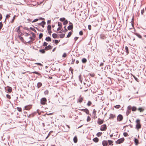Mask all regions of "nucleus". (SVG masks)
Returning a JSON list of instances; mask_svg holds the SVG:
<instances>
[{
  "instance_id": "f257e3e1",
  "label": "nucleus",
  "mask_w": 146,
  "mask_h": 146,
  "mask_svg": "<svg viewBox=\"0 0 146 146\" xmlns=\"http://www.w3.org/2000/svg\"><path fill=\"white\" fill-rule=\"evenodd\" d=\"M137 110V108L136 106L129 105L127 107L126 115L128 116L130 113L131 110L132 111L135 112Z\"/></svg>"
},
{
  "instance_id": "f03ea898",
  "label": "nucleus",
  "mask_w": 146,
  "mask_h": 146,
  "mask_svg": "<svg viewBox=\"0 0 146 146\" xmlns=\"http://www.w3.org/2000/svg\"><path fill=\"white\" fill-rule=\"evenodd\" d=\"M106 47L104 52V54L107 56H111L112 54V50L108 47V46H106Z\"/></svg>"
},
{
  "instance_id": "7ed1b4c3",
  "label": "nucleus",
  "mask_w": 146,
  "mask_h": 146,
  "mask_svg": "<svg viewBox=\"0 0 146 146\" xmlns=\"http://www.w3.org/2000/svg\"><path fill=\"white\" fill-rule=\"evenodd\" d=\"M140 120L139 119H136V123L135 128L137 130L140 129L141 127V124L140 123Z\"/></svg>"
},
{
  "instance_id": "20e7f679",
  "label": "nucleus",
  "mask_w": 146,
  "mask_h": 146,
  "mask_svg": "<svg viewBox=\"0 0 146 146\" xmlns=\"http://www.w3.org/2000/svg\"><path fill=\"white\" fill-rule=\"evenodd\" d=\"M5 90L6 92L7 93H10L12 91V88L11 87L7 86L5 87Z\"/></svg>"
},
{
  "instance_id": "39448f33",
  "label": "nucleus",
  "mask_w": 146,
  "mask_h": 146,
  "mask_svg": "<svg viewBox=\"0 0 146 146\" xmlns=\"http://www.w3.org/2000/svg\"><path fill=\"white\" fill-rule=\"evenodd\" d=\"M124 140V137H122L118 139L115 142L116 144H120L123 143Z\"/></svg>"
},
{
  "instance_id": "423d86ee",
  "label": "nucleus",
  "mask_w": 146,
  "mask_h": 146,
  "mask_svg": "<svg viewBox=\"0 0 146 146\" xmlns=\"http://www.w3.org/2000/svg\"><path fill=\"white\" fill-rule=\"evenodd\" d=\"M46 101L47 100L45 98H42L40 99V104L42 105H45L46 104Z\"/></svg>"
},
{
  "instance_id": "0eeeda50",
  "label": "nucleus",
  "mask_w": 146,
  "mask_h": 146,
  "mask_svg": "<svg viewBox=\"0 0 146 146\" xmlns=\"http://www.w3.org/2000/svg\"><path fill=\"white\" fill-rule=\"evenodd\" d=\"M123 119V115L121 114H119L117 117V121H122Z\"/></svg>"
},
{
  "instance_id": "6e6552de",
  "label": "nucleus",
  "mask_w": 146,
  "mask_h": 146,
  "mask_svg": "<svg viewBox=\"0 0 146 146\" xmlns=\"http://www.w3.org/2000/svg\"><path fill=\"white\" fill-rule=\"evenodd\" d=\"M107 129V125L106 124H104L101 126V128L100 129L101 131H105Z\"/></svg>"
},
{
  "instance_id": "1a4fd4ad",
  "label": "nucleus",
  "mask_w": 146,
  "mask_h": 146,
  "mask_svg": "<svg viewBox=\"0 0 146 146\" xmlns=\"http://www.w3.org/2000/svg\"><path fill=\"white\" fill-rule=\"evenodd\" d=\"M39 111H40L38 109H37L36 110V111L35 112L34 114H33V113L30 114L28 116V117H29L31 116H32V117H33L34 116L35 114L36 113H37L39 115H41V112H39Z\"/></svg>"
},
{
  "instance_id": "9d476101",
  "label": "nucleus",
  "mask_w": 146,
  "mask_h": 146,
  "mask_svg": "<svg viewBox=\"0 0 146 146\" xmlns=\"http://www.w3.org/2000/svg\"><path fill=\"white\" fill-rule=\"evenodd\" d=\"M145 108L144 107H139L137 108L138 111L140 112H142L144 111Z\"/></svg>"
},
{
  "instance_id": "9b49d317",
  "label": "nucleus",
  "mask_w": 146,
  "mask_h": 146,
  "mask_svg": "<svg viewBox=\"0 0 146 146\" xmlns=\"http://www.w3.org/2000/svg\"><path fill=\"white\" fill-rule=\"evenodd\" d=\"M46 24V22L44 21H42L40 23H39L38 24L39 25H40L42 27L44 28V25Z\"/></svg>"
},
{
  "instance_id": "f8f14e48",
  "label": "nucleus",
  "mask_w": 146,
  "mask_h": 146,
  "mask_svg": "<svg viewBox=\"0 0 146 146\" xmlns=\"http://www.w3.org/2000/svg\"><path fill=\"white\" fill-rule=\"evenodd\" d=\"M133 141L136 145H137L139 144V140L136 138H134Z\"/></svg>"
},
{
  "instance_id": "ddd939ff",
  "label": "nucleus",
  "mask_w": 146,
  "mask_h": 146,
  "mask_svg": "<svg viewBox=\"0 0 146 146\" xmlns=\"http://www.w3.org/2000/svg\"><path fill=\"white\" fill-rule=\"evenodd\" d=\"M104 121L103 119L101 120L100 118H99L97 121V123L98 124L100 125L103 123Z\"/></svg>"
},
{
  "instance_id": "4468645a",
  "label": "nucleus",
  "mask_w": 146,
  "mask_h": 146,
  "mask_svg": "<svg viewBox=\"0 0 146 146\" xmlns=\"http://www.w3.org/2000/svg\"><path fill=\"white\" fill-rule=\"evenodd\" d=\"M115 117V115L114 114L110 113V117L109 118V119H113Z\"/></svg>"
},
{
  "instance_id": "2eb2a0df",
  "label": "nucleus",
  "mask_w": 146,
  "mask_h": 146,
  "mask_svg": "<svg viewBox=\"0 0 146 146\" xmlns=\"http://www.w3.org/2000/svg\"><path fill=\"white\" fill-rule=\"evenodd\" d=\"M108 140H103L102 141V145L103 146H106L108 145Z\"/></svg>"
},
{
  "instance_id": "dca6fc26",
  "label": "nucleus",
  "mask_w": 146,
  "mask_h": 146,
  "mask_svg": "<svg viewBox=\"0 0 146 146\" xmlns=\"http://www.w3.org/2000/svg\"><path fill=\"white\" fill-rule=\"evenodd\" d=\"M134 34L136 35L137 37H138L139 38H141L143 40L142 38V36L139 33H134Z\"/></svg>"
},
{
  "instance_id": "f3484780",
  "label": "nucleus",
  "mask_w": 146,
  "mask_h": 146,
  "mask_svg": "<svg viewBox=\"0 0 146 146\" xmlns=\"http://www.w3.org/2000/svg\"><path fill=\"white\" fill-rule=\"evenodd\" d=\"M45 40L47 42H51L52 40L50 36H47L45 38Z\"/></svg>"
},
{
  "instance_id": "a211bd4d",
  "label": "nucleus",
  "mask_w": 146,
  "mask_h": 146,
  "mask_svg": "<svg viewBox=\"0 0 146 146\" xmlns=\"http://www.w3.org/2000/svg\"><path fill=\"white\" fill-rule=\"evenodd\" d=\"M83 100V98L81 97V96H80L79 99L78 100V102L80 103H81Z\"/></svg>"
},
{
  "instance_id": "6ab92c4d",
  "label": "nucleus",
  "mask_w": 146,
  "mask_h": 146,
  "mask_svg": "<svg viewBox=\"0 0 146 146\" xmlns=\"http://www.w3.org/2000/svg\"><path fill=\"white\" fill-rule=\"evenodd\" d=\"M52 37L54 38H58V34L56 33H53L52 34Z\"/></svg>"
},
{
  "instance_id": "aec40b11",
  "label": "nucleus",
  "mask_w": 146,
  "mask_h": 146,
  "mask_svg": "<svg viewBox=\"0 0 146 146\" xmlns=\"http://www.w3.org/2000/svg\"><path fill=\"white\" fill-rule=\"evenodd\" d=\"M113 141L111 140H108V144L110 145H113Z\"/></svg>"
},
{
  "instance_id": "412c9836",
  "label": "nucleus",
  "mask_w": 146,
  "mask_h": 146,
  "mask_svg": "<svg viewBox=\"0 0 146 146\" xmlns=\"http://www.w3.org/2000/svg\"><path fill=\"white\" fill-rule=\"evenodd\" d=\"M73 141L75 143H76L78 141L77 137L76 136H75L73 138Z\"/></svg>"
},
{
  "instance_id": "4be33fe9",
  "label": "nucleus",
  "mask_w": 146,
  "mask_h": 146,
  "mask_svg": "<svg viewBox=\"0 0 146 146\" xmlns=\"http://www.w3.org/2000/svg\"><path fill=\"white\" fill-rule=\"evenodd\" d=\"M93 140L94 142L97 143L99 141V139L97 137H96L93 139Z\"/></svg>"
},
{
  "instance_id": "5701e85b",
  "label": "nucleus",
  "mask_w": 146,
  "mask_h": 146,
  "mask_svg": "<svg viewBox=\"0 0 146 146\" xmlns=\"http://www.w3.org/2000/svg\"><path fill=\"white\" fill-rule=\"evenodd\" d=\"M73 26L72 25H69L67 27V29L68 30H72L73 29Z\"/></svg>"
},
{
  "instance_id": "b1692460",
  "label": "nucleus",
  "mask_w": 146,
  "mask_h": 146,
  "mask_svg": "<svg viewBox=\"0 0 146 146\" xmlns=\"http://www.w3.org/2000/svg\"><path fill=\"white\" fill-rule=\"evenodd\" d=\"M39 52L42 54H44L45 52V51L44 48L41 49H40L39 50Z\"/></svg>"
},
{
  "instance_id": "393cba45",
  "label": "nucleus",
  "mask_w": 146,
  "mask_h": 146,
  "mask_svg": "<svg viewBox=\"0 0 146 146\" xmlns=\"http://www.w3.org/2000/svg\"><path fill=\"white\" fill-rule=\"evenodd\" d=\"M42 83L40 82H38L37 84V87L38 88H39L41 87L42 86Z\"/></svg>"
},
{
  "instance_id": "a878e982",
  "label": "nucleus",
  "mask_w": 146,
  "mask_h": 146,
  "mask_svg": "<svg viewBox=\"0 0 146 146\" xmlns=\"http://www.w3.org/2000/svg\"><path fill=\"white\" fill-rule=\"evenodd\" d=\"M132 76L134 78L135 80L137 82H139V80L135 75L133 74H131Z\"/></svg>"
},
{
  "instance_id": "bb28decb",
  "label": "nucleus",
  "mask_w": 146,
  "mask_h": 146,
  "mask_svg": "<svg viewBox=\"0 0 146 146\" xmlns=\"http://www.w3.org/2000/svg\"><path fill=\"white\" fill-rule=\"evenodd\" d=\"M18 37L19 38L20 40L22 42L23 41H24V39L23 38L20 36V35H18Z\"/></svg>"
},
{
  "instance_id": "cd10ccee",
  "label": "nucleus",
  "mask_w": 146,
  "mask_h": 146,
  "mask_svg": "<svg viewBox=\"0 0 146 146\" xmlns=\"http://www.w3.org/2000/svg\"><path fill=\"white\" fill-rule=\"evenodd\" d=\"M87 59L86 58H83L82 59V62L83 63H85L87 62Z\"/></svg>"
},
{
  "instance_id": "c85d7f7f",
  "label": "nucleus",
  "mask_w": 146,
  "mask_h": 146,
  "mask_svg": "<svg viewBox=\"0 0 146 146\" xmlns=\"http://www.w3.org/2000/svg\"><path fill=\"white\" fill-rule=\"evenodd\" d=\"M60 41V40H58L56 39L53 40V41L54 42V43L56 44H57Z\"/></svg>"
},
{
  "instance_id": "c756f323",
  "label": "nucleus",
  "mask_w": 146,
  "mask_h": 146,
  "mask_svg": "<svg viewBox=\"0 0 146 146\" xmlns=\"http://www.w3.org/2000/svg\"><path fill=\"white\" fill-rule=\"evenodd\" d=\"M63 25H66L68 23V21L66 19V20L63 22Z\"/></svg>"
},
{
  "instance_id": "7c9ffc66",
  "label": "nucleus",
  "mask_w": 146,
  "mask_h": 146,
  "mask_svg": "<svg viewBox=\"0 0 146 146\" xmlns=\"http://www.w3.org/2000/svg\"><path fill=\"white\" fill-rule=\"evenodd\" d=\"M125 51L126 53V55H127L129 53V51H128V47L127 46H125Z\"/></svg>"
},
{
  "instance_id": "2f4dec72",
  "label": "nucleus",
  "mask_w": 146,
  "mask_h": 146,
  "mask_svg": "<svg viewBox=\"0 0 146 146\" xmlns=\"http://www.w3.org/2000/svg\"><path fill=\"white\" fill-rule=\"evenodd\" d=\"M72 34V32L70 31L69 32L67 35L66 38H69L71 35Z\"/></svg>"
},
{
  "instance_id": "473e14b6",
  "label": "nucleus",
  "mask_w": 146,
  "mask_h": 146,
  "mask_svg": "<svg viewBox=\"0 0 146 146\" xmlns=\"http://www.w3.org/2000/svg\"><path fill=\"white\" fill-rule=\"evenodd\" d=\"M100 38L102 39H104L105 38V36L103 34H102L100 35Z\"/></svg>"
},
{
  "instance_id": "72a5a7b5",
  "label": "nucleus",
  "mask_w": 146,
  "mask_h": 146,
  "mask_svg": "<svg viewBox=\"0 0 146 146\" xmlns=\"http://www.w3.org/2000/svg\"><path fill=\"white\" fill-rule=\"evenodd\" d=\"M65 35V34L62 33L60 35V37L61 38H63Z\"/></svg>"
},
{
  "instance_id": "f704fd0d",
  "label": "nucleus",
  "mask_w": 146,
  "mask_h": 146,
  "mask_svg": "<svg viewBox=\"0 0 146 146\" xmlns=\"http://www.w3.org/2000/svg\"><path fill=\"white\" fill-rule=\"evenodd\" d=\"M65 20L66 18L65 17L60 18L59 19V20L62 22H63Z\"/></svg>"
},
{
  "instance_id": "c9c22d12",
  "label": "nucleus",
  "mask_w": 146,
  "mask_h": 146,
  "mask_svg": "<svg viewBox=\"0 0 146 146\" xmlns=\"http://www.w3.org/2000/svg\"><path fill=\"white\" fill-rule=\"evenodd\" d=\"M96 111L95 110V109H94L93 110V114H94V116L95 117L96 115Z\"/></svg>"
},
{
  "instance_id": "e433bc0d",
  "label": "nucleus",
  "mask_w": 146,
  "mask_h": 146,
  "mask_svg": "<svg viewBox=\"0 0 146 146\" xmlns=\"http://www.w3.org/2000/svg\"><path fill=\"white\" fill-rule=\"evenodd\" d=\"M114 107L116 109H118L121 107V106L119 105H117L115 106Z\"/></svg>"
},
{
  "instance_id": "4c0bfd02",
  "label": "nucleus",
  "mask_w": 146,
  "mask_h": 146,
  "mask_svg": "<svg viewBox=\"0 0 146 146\" xmlns=\"http://www.w3.org/2000/svg\"><path fill=\"white\" fill-rule=\"evenodd\" d=\"M51 29V26L50 25H48L47 27V30L48 31L50 30Z\"/></svg>"
},
{
  "instance_id": "58836bf2",
  "label": "nucleus",
  "mask_w": 146,
  "mask_h": 146,
  "mask_svg": "<svg viewBox=\"0 0 146 146\" xmlns=\"http://www.w3.org/2000/svg\"><path fill=\"white\" fill-rule=\"evenodd\" d=\"M102 134V133L101 132H99L98 133L96 134V135L98 137H99Z\"/></svg>"
},
{
  "instance_id": "ea45409f",
  "label": "nucleus",
  "mask_w": 146,
  "mask_h": 146,
  "mask_svg": "<svg viewBox=\"0 0 146 146\" xmlns=\"http://www.w3.org/2000/svg\"><path fill=\"white\" fill-rule=\"evenodd\" d=\"M32 35V36L34 38H35L36 37V35H35V34L33 32H31H31H29Z\"/></svg>"
},
{
  "instance_id": "a19ab883",
  "label": "nucleus",
  "mask_w": 146,
  "mask_h": 146,
  "mask_svg": "<svg viewBox=\"0 0 146 146\" xmlns=\"http://www.w3.org/2000/svg\"><path fill=\"white\" fill-rule=\"evenodd\" d=\"M62 27H58L57 29V30L54 31V32L55 33H58L57 31L60 30L62 29Z\"/></svg>"
},
{
  "instance_id": "79ce46f5",
  "label": "nucleus",
  "mask_w": 146,
  "mask_h": 146,
  "mask_svg": "<svg viewBox=\"0 0 146 146\" xmlns=\"http://www.w3.org/2000/svg\"><path fill=\"white\" fill-rule=\"evenodd\" d=\"M16 17V15H14V16L13 17V18L12 19V20L11 21V23H13L14 22V20H15V17Z\"/></svg>"
},
{
  "instance_id": "37998d69",
  "label": "nucleus",
  "mask_w": 146,
  "mask_h": 146,
  "mask_svg": "<svg viewBox=\"0 0 146 146\" xmlns=\"http://www.w3.org/2000/svg\"><path fill=\"white\" fill-rule=\"evenodd\" d=\"M85 113L89 115V111L87 108H86Z\"/></svg>"
},
{
  "instance_id": "c03bdc74",
  "label": "nucleus",
  "mask_w": 146,
  "mask_h": 146,
  "mask_svg": "<svg viewBox=\"0 0 146 146\" xmlns=\"http://www.w3.org/2000/svg\"><path fill=\"white\" fill-rule=\"evenodd\" d=\"M29 29H30L32 31H34V32H35V33H36V30L35 29H34V28H32V27H30L29 28Z\"/></svg>"
},
{
  "instance_id": "a18cd8bd",
  "label": "nucleus",
  "mask_w": 146,
  "mask_h": 146,
  "mask_svg": "<svg viewBox=\"0 0 146 146\" xmlns=\"http://www.w3.org/2000/svg\"><path fill=\"white\" fill-rule=\"evenodd\" d=\"M3 25L2 23V22H0V31L2 29L3 27Z\"/></svg>"
},
{
  "instance_id": "49530a36",
  "label": "nucleus",
  "mask_w": 146,
  "mask_h": 146,
  "mask_svg": "<svg viewBox=\"0 0 146 146\" xmlns=\"http://www.w3.org/2000/svg\"><path fill=\"white\" fill-rule=\"evenodd\" d=\"M92 104V103L90 101H88L87 104V105L88 106H90L91 104Z\"/></svg>"
},
{
  "instance_id": "de8ad7c7",
  "label": "nucleus",
  "mask_w": 146,
  "mask_h": 146,
  "mask_svg": "<svg viewBox=\"0 0 146 146\" xmlns=\"http://www.w3.org/2000/svg\"><path fill=\"white\" fill-rule=\"evenodd\" d=\"M43 36V34L42 33H40L39 36V39H40Z\"/></svg>"
},
{
  "instance_id": "09e8293b",
  "label": "nucleus",
  "mask_w": 146,
  "mask_h": 146,
  "mask_svg": "<svg viewBox=\"0 0 146 146\" xmlns=\"http://www.w3.org/2000/svg\"><path fill=\"white\" fill-rule=\"evenodd\" d=\"M91 120V118L89 116H88L87 118V122H89Z\"/></svg>"
},
{
  "instance_id": "8fccbe9b",
  "label": "nucleus",
  "mask_w": 146,
  "mask_h": 146,
  "mask_svg": "<svg viewBox=\"0 0 146 146\" xmlns=\"http://www.w3.org/2000/svg\"><path fill=\"white\" fill-rule=\"evenodd\" d=\"M48 43L46 42H43V44L42 46H47V45H48Z\"/></svg>"
},
{
  "instance_id": "3c124183",
  "label": "nucleus",
  "mask_w": 146,
  "mask_h": 146,
  "mask_svg": "<svg viewBox=\"0 0 146 146\" xmlns=\"http://www.w3.org/2000/svg\"><path fill=\"white\" fill-rule=\"evenodd\" d=\"M69 71H70L71 73H72V74H73V71H74L73 69L71 67L69 68Z\"/></svg>"
},
{
  "instance_id": "603ef678",
  "label": "nucleus",
  "mask_w": 146,
  "mask_h": 146,
  "mask_svg": "<svg viewBox=\"0 0 146 146\" xmlns=\"http://www.w3.org/2000/svg\"><path fill=\"white\" fill-rule=\"evenodd\" d=\"M23 29L25 30H27L29 31V32H31V31L29 30V29L28 28V27H24L23 28Z\"/></svg>"
},
{
  "instance_id": "864d4df0",
  "label": "nucleus",
  "mask_w": 146,
  "mask_h": 146,
  "mask_svg": "<svg viewBox=\"0 0 146 146\" xmlns=\"http://www.w3.org/2000/svg\"><path fill=\"white\" fill-rule=\"evenodd\" d=\"M58 26L60 27H62V23L59 22H58Z\"/></svg>"
},
{
  "instance_id": "5fc2aeb1",
  "label": "nucleus",
  "mask_w": 146,
  "mask_h": 146,
  "mask_svg": "<svg viewBox=\"0 0 146 146\" xmlns=\"http://www.w3.org/2000/svg\"><path fill=\"white\" fill-rule=\"evenodd\" d=\"M49 50H51L52 48V46L50 44H49L48 46Z\"/></svg>"
},
{
  "instance_id": "6e6d98bb",
  "label": "nucleus",
  "mask_w": 146,
  "mask_h": 146,
  "mask_svg": "<svg viewBox=\"0 0 146 146\" xmlns=\"http://www.w3.org/2000/svg\"><path fill=\"white\" fill-rule=\"evenodd\" d=\"M123 135L124 137H127L128 135V133L127 132H124L123 133Z\"/></svg>"
},
{
  "instance_id": "4d7b16f0",
  "label": "nucleus",
  "mask_w": 146,
  "mask_h": 146,
  "mask_svg": "<svg viewBox=\"0 0 146 146\" xmlns=\"http://www.w3.org/2000/svg\"><path fill=\"white\" fill-rule=\"evenodd\" d=\"M35 74H36L38 75V76H39L40 77H42L41 74L38 72L36 71V72Z\"/></svg>"
},
{
  "instance_id": "13d9d810",
  "label": "nucleus",
  "mask_w": 146,
  "mask_h": 146,
  "mask_svg": "<svg viewBox=\"0 0 146 146\" xmlns=\"http://www.w3.org/2000/svg\"><path fill=\"white\" fill-rule=\"evenodd\" d=\"M36 64L37 65H39V66H42V64L41 63H35V64Z\"/></svg>"
},
{
  "instance_id": "bf43d9fd",
  "label": "nucleus",
  "mask_w": 146,
  "mask_h": 146,
  "mask_svg": "<svg viewBox=\"0 0 146 146\" xmlns=\"http://www.w3.org/2000/svg\"><path fill=\"white\" fill-rule=\"evenodd\" d=\"M17 110L19 111V112H20L21 111V110H22V109L21 108H20V107H17Z\"/></svg>"
},
{
  "instance_id": "052dcab7",
  "label": "nucleus",
  "mask_w": 146,
  "mask_h": 146,
  "mask_svg": "<svg viewBox=\"0 0 146 146\" xmlns=\"http://www.w3.org/2000/svg\"><path fill=\"white\" fill-rule=\"evenodd\" d=\"M6 97L7 98L10 99L11 98V97L10 95L9 94H7L6 95Z\"/></svg>"
},
{
  "instance_id": "680f3d73",
  "label": "nucleus",
  "mask_w": 146,
  "mask_h": 146,
  "mask_svg": "<svg viewBox=\"0 0 146 146\" xmlns=\"http://www.w3.org/2000/svg\"><path fill=\"white\" fill-rule=\"evenodd\" d=\"M67 56V54L66 53H64L62 55V57L64 58L66 57Z\"/></svg>"
},
{
  "instance_id": "e2e57ef3",
  "label": "nucleus",
  "mask_w": 146,
  "mask_h": 146,
  "mask_svg": "<svg viewBox=\"0 0 146 146\" xmlns=\"http://www.w3.org/2000/svg\"><path fill=\"white\" fill-rule=\"evenodd\" d=\"M89 74L92 77H94V76H95V74L94 73H93V74H90V73H89Z\"/></svg>"
},
{
  "instance_id": "0e129e2a",
  "label": "nucleus",
  "mask_w": 146,
  "mask_h": 146,
  "mask_svg": "<svg viewBox=\"0 0 146 146\" xmlns=\"http://www.w3.org/2000/svg\"><path fill=\"white\" fill-rule=\"evenodd\" d=\"M78 78H79V81H80V82L82 83V80L81 79V75L80 74Z\"/></svg>"
},
{
  "instance_id": "69168bd1",
  "label": "nucleus",
  "mask_w": 146,
  "mask_h": 146,
  "mask_svg": "<svg viewBox=\"0 0 146 146\" xmlns=\"http://www.w3.org/2000/svg\"><path fill=\"white\" fill-rule=\"evenodd\" d=\"M38 19L36 18L34 19L32 21V23H33L35 22H36L37 21H38Z\"/></svg>"
},
{
  "instance_id": "338daca9",
  "label": "nucleus",
  "mask_w": 146,
  "mask_h": 146,
  "mask_svg": "<svg viewBox=\"0 0 146 146\" xmlns=\"http://www.w3.org/2000/svg\"><path fill=\"white\" fill-rule=\"evenodd\" d=\"M19 35H20V36H23L24 35V34L22 33L21 31H19Z\"/></svg>"
},
{
  "instance_id": "774afa93",
  "label": "nucleus",
  "mask_w": 146,
  "mask_h": 146,
  "mask_svg": "<svg viewBox=\"0 0 146 146\" xmlns=\"http://www.w3.org/2000/svg\"><path fill=\"white\" fill-rule=\"evenodd\" d=\"M79 35L81 36H82L83 35V32L82 31H81L79 32Z\"/></svg>"
}]
</instances>
